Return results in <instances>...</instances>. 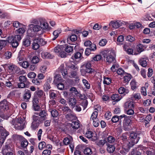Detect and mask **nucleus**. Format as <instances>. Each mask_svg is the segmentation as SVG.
Instances as JSON below:
<instances>
[{
    "label": "nucleus",
    "mask_w": 155,
    "mask_h": 155,
    "mask_svg": "<svg viewBox=\"0 0 155 155\" xmlns=\"http://www.w3.org/2000/svg\"><path fill=\"white\" fill-rule=\"evenodd\" d=\"M8 67L10 72L12 74L17 73V72L18 71V69L19 68L16 65L13 64H8Z\"/></svg>",
    "instance_id": "1a4fd4ad"
},
{
    "label": "nucleus",
    "mask_w": 155,
    "mask_h": 155,
    "mask_svg": "<svg viewBox=\"0 0 155 155\" xmlns=\"http://www.w3.org/2000/svg\"><path fill=\"white\" fill-rule=\"evenodd\" d=\"M125 37L126 40L129 42H132L135 40V37L130 35H126Z\"/></svg>",
    "instance_id": "c03bdc74"
},
{
    "label": "nucleus",
    "mask_w": 155,
    "mask_h": 155,
    "mask_svg": "<svg viewBox=\"0 0 155 155\" xmlns=\"http://www.w3.org/2000/svg\"><path fill=\"white\" fill-rule=\"evenodd\" d=\"M8 42V40H0V51L6 46Z\"/></svg>",
    "instance_id": "c85d7f7f"
},
{
    "label": "nucleus",
    "mask_w": 155,
    "mask_h": 155,
    "mask_svg": "<svg viewBox=\"0 0 155 155\" xmlns=\"http://www.w3.org/2000/svg\"><path fill=\"white\" fill-rule=\"evenodd\" d=\"M62 110L64 113L66 114L72 112V111L68 106H64L62 107Z\"/></svg>",
    "instance_id": "a18cd8bd"
},
{
    "label": "nucleus",
    "mask_w": 155,
    "mask_h": 155,
    "mask_svg": "<svg viewBox=\"0 0 155 155\" xmlns=\"http://www.w3.org/2000/svg\"><path fill=\"white\" fill-rule=\"evenodd\" d=\"M9 109V103L5 100H4L0 102V116L2 115Z\"/></svg>",
    "instance_id": "20e7f679"
},
{
    "label": "nucleus",
    "mask_w": 155,
    "mask_h": 155,
    "mask_svg": "<svg viewBox=\"0 0 155 155\" xmlns=\"http://www.w3.org/2000/svg\"><path fill=\"white\" fill-rule=\"evenodd\" d=\"M84 153L86 155H91L92 153V151L90 148H87L84 150Z\"/></svg>",
    "instance_id": "864d4df0"
},
{
    "label": "nucleus",
    "mask_w": 155,
    "mask_h": 155,
    "mask_svg": "<svg viewBox=\"0 0 155 155\" xmlns=\"http://www.w3.org/2000/svg\"><path fill=\"white\" fill-rule=\"evenodd\" d=\"M1 129L2 130L0 132L1 133L0 135V146H2L6 137L9 135L8 132L3 127H1Z\"/></svg>",
    "instance_id": "6e6552de"
},
{
    "label": "nucleus",
    "mask_w": 155,
    "mask_h": 155,
    "mask_svg": "<svg viewBox=\"0 0 155 155\" xmlns=\"http://www.w3.org/2000/svg\"><path fill=\"white\" fill-rule=\"evenodd\" d=\"M57 84V87L58 89L62 90L64 89V85L63 83L60 82Z\"/></svg>",
    "instance_id": "338daca9"
},
{
    "label": "nucleus",
    "mask_w": 155,
    "mask_h": 155,
    "mask_svg": "<svg viewBox=\"0 0 155 155\" xmlns=\"http://www.w3.org/2000/svg\"><path fill=\"white\" fill-rule=\"evenodd\" d=\"M64 144L65 145L69 144L71 143V140L69 138L67 137L64 138L63 140Z\"/></svg>",
    "instance_id": "69168bd1"
},
{
    "label": "nucleus",
    "mask_w": 155,
    "mask_h": 155,
    "mask_svg": "<svg viewBox=\"0 0 155 155\" xmlns=\"http://www.w3.org/2000/svg\"><path fill=\"white\" fill-rule=\"evenodd\" d=\"M61 78L60 76L57 74L54 77V83L55 84H57L61 81Z\"/></svg>",
    "instance_id": "4c0bfd02"
},
{
    "label": "nucleus",
    "mask_w": 155,
    "mask_h": 155,
    "mask_svg": "<svg viewBox=\"0 0 155 155\" xmlns=\"http://www.w3.org/2000/svg\"><path fill=\"white\" fill-rule=\"evenodd\" d=\"M67 66L68 70L70 69L71 71L78 70V68L75 65L71 64L70 62L68 63L67 64Z\"/></svg>",
    "instance_id": "a878e982"
},
{
    "label": "nucleus",
    "mask_w": 155,
    "mask_h": 155,
    "mask_svg": "<svg viewBox=\"0 0 155 155\" xmlns=\"http://www.w3.org/2000/svg\"><path fill=\"white\" fill-rule=\"evenodd\" d=\"M19 80L20 82L25 83L27 82V79L25 76H21L19 78Z\"/></svg>",
    "instance_id": "6e6d98bb"
},
{
    "label": "nucleus",
    "mask_w": 155,
    "mask_h": 155,
    "mask_svg": "<svg viewBox=\"0 0 155 155\" xmlns=\"http://www.w3.org/2000/svg\"><path fill=\"white\" fill-rule=\"evenodd\" d=\"M51 116L53 117H57L59 114L58 111L55 109L51 111Z\"/></svg>",
    "instance_id": "4d7b16f0"
},
{
    "label": "nucleus",
    "mask_w": 155,
    "mask_h": 155,
    "mask_svg": "<svg viewBox=\"0 0 155 155\" xmlns=\"http://www.w3.org/2000/svg\"><path fill=\"white\" fill-rule=\"evenodd\" d=\"M29 27L30 29L35 32H38L41 30V28L40 26L35 24H31L29 25Z\"/></svg>",
    "instance_id": "dca6fc26"
},
{
    "label": "nucleus",
    "mask_w": 155,
    "mask_h": 155,
    "mask_svg": "<svg viewBox=\"0 0 155 155\" xmlns=\"http://www.w3.org/2000/svg\"><path fill=\"white\" fill-rule=\"evenodd\" d=\"M82 81L83 84L87 89H90L91 87L90 84L86 79H83Z\"/></svg>",
    "instance_id": "37998d69"
},
{
    "label": "nucleus",
    "mask_w": 155,
    "mask_h": 155,
    "mask_svg": "<svg viewBox=\"0 0 155 155\" xmlns=\"http://www.w3.org/2000/svg\"><path fill=\"white\" fill-rule=\"evenodd\" d=\"M71 126L73 128L75 129H78L80 127L79 123L77 121L72 122Z\"/></svg>",
    "instance_id": "49530a36"
},
{
    "label": "nucleus",
    "mask_w": 155,
    "mask_h": 155,
    "mask_svg": "<svg viewBox=\"0 0 155 155\" xmlns=\"http://www.w3.org/2000/svg\"><path fill=\"white\" fill-rule=\"evenodd\" d=\"M118 92L120 94H124V95L128 93L129 90L128 89H126L125 88L122 87H120L118 90Z\"/></svg>",
    "instance_id": "c756f323"
},
{
    "label": "nucleus",
    "mask_w": 155,
    "mask_h": 155,
    "mask_svg": "<svg viewBox=\"0 0 155 155\" xmlns=\"http://www.w3.org/2000/svg\"><path fill=\"white\" fill-rule=\"evenodd\" d=\"M13 25L14 27L18 28L23 26V25L18 21H15L13 23Z\"/></svg>",
    "instance_id": "e2e57ef3"
},
{
    "label": "nucleus",
    "mask_w": 155,
    "mask_h": 155,
    "mask_svg": "<svg viewBox=\"0 0 155 155\" xmlns=\"http://www.w3.org/2000/svg\"><path fill=\"white\" fill-rule=\"evenodd\" d=\"M131 89L133 91L136 90L137 87V82L134 80H132L130 83Z\"/></svg>",
    "instance_id": "f704fd0d"
},
{
    "label": "nucleus",
    "mask_w": 155,
    "mask_h": 155,
    "mask_svg": "<svg viewBox=\"0 0 155 155\" xmlns=\"http://www.w3.org/2000/svg\"><path fill=\"white\" fill-rule=\"evenodd\" d=\"M148 59L146 58H142L139 60V62L140 65L143 67H147Z\"/></svg>",
    "instance_id": "6ab92c4d"
},
{
    "label": "nucleus",
    "mask_w": 155,
    "mask_h": 155,
    "mask_svg": "<svg viewBox=\"0 0 155 155\" xmlns=\"http://www.w3.org/2000/svg\"><path fill=\"white\" fill-rule=\"evenodd\" d=\"M121 119L124 118L123 121V127L125 130L127 129V127L130 126L131 124V120L130 119V117L128 116L125 114L120 115Z\"/></svg>",
    "instance_id": "39448f33"
},
{
    "label": "nucleus",
    "mask_w": 155,
    "mask_h": 155,
    "mask_svg": "<svg viewBox=\"0 0 155 155\" xmlns=\"http://www.w3.org/2000/svg\"><path fill=\"white\" fill-rule=\"evenodd\" d=\"M17 122L18 123L17 124L18 129L20 130L23 129L24 128V127L23 125L21 126V124L23 123V119L21 118H19L17 120Z\"/></svg>",
    "instance_id": "473e14b6"
},
{
    "label": "nucleus",
    "mask_w": 155,
    "mask_h": 155,
    "mask_svg": "<svg viewBox=\"0 0 155 155\" xmlns=\"http://www.w3.org/2000/svg\"><path fill=\"white\" fill-rule=\"evenodd\" d=\"M107 142L110 143H113L115 141V139L114 137L112 136H110L107 137L106 140Z\"/></svg>",
    "instance_id": "3c124183"
},
{
    "label": "nucleus",
    "mask_w": 155,
    "mask_h": 155,
    "mask_svg": "<svg viewBox=\"0 0 155 155\" xmlns=\"http://www.w3.org/2000/svg\"><path fill=\"white\" fill-rule=\"evenodd\" d=\"M111 120L113 123H116L119 121L121 123L122 121L121 118L120 117V116H118L117 115H115L112 117Z\"/></svg>",
    "instance_id": "cd10ccee"
},
{
    "label": "nucleus",
    "mask_w": 155,
    "mask_h": 155,
    "mask_svg": "<svg viewBox=\"0 0 155 155\" xmlns=\"http://www.w3.org/2000/svg\"><path fill=\"white\" fill-rule=\"evenodd\" d=\"M64 50L67 53H72L73 51V47L69 45H65Z\"/></svg>",
    "instance_id": "7c9ffc66"
},
{
    "label": "nucleus",
    "mask_w": 155,
    "mask_h": 155,
    "mask_svg": "<svg viewBox=\"0 0 155 155\" xmlns=\"http://www.w3.org/2000/svg\"><path fill=\"white\" fill-rule=\"evenodd\" d=\"M19 138L21 142V147L23 148H26L27 147L28 144V142L27 140L21 136H19Z\"/></svg>",
    "instance_id": "2eb2a0df"
},
{
    "label": "nucleus",
    "mask_w": 155,
    "mask_h": 155,
    "mask_svg": "<svg viewBox=\"0 0 155 155\" xmlns=\"http://www.w3.org/2000/svg\"><path fill=\"white\" fill-rule=\"evenodd\" d=\"M40 47L38 43L36 42V40H35L32 44V48L34 50H37Z\"/></svg>",
    "instance_id": "603ef678"
},
{
    "label": "nucleus",
    "mask_w": 155,
    "mask_h": 155,
    "mask_svg": "<svg viewBox=\"0 0 155 155\" xmlns=\"http://www.w3.org/2000/svg\"><path fill=\"white\" fill-rule=\"evenodd\" d=\"M39 61V58L37 56H33L31 59V62L33 64H36Z\"/></svg>",
    "instance_id": "de8ad7c7"
},
{
    "label": "nucleus",
    "mask_w": 155,
    "mask_h": 155,
    "mask_svg": "<svg viewBox=\"0 0 155 155\" xmlns=\"http://www.w3.org/2000/svg\"><path fill=\"white\" fill-rule=\"evenodd\" d=\"M107 42V40L105 39H102L99 42V45L101 46H105Z\"/></svg>",
    "instance_id": "680f3d73"
},
{
    "label": "nucleus",
    "mask_w": 155,
    "mask_h": 155,
    "mask_svg": "<svg viewBox=\"0 0 155 155\" xmlns=\"http://www.w3.org/2000/svg\"><path fill=\"white\" fill-rule=\"evenodd\" d=\"M146 48V47H145L143 45L141 44H139V45L137 46V49L138 51L140 53L143 51L144 49Z\"/></svg>",
    "instance_id": "a19ab883"
},
{
    "label": "nucleus",
    "mask_w": 155,
    "mask_h": 155,
    "mask_svg": "<svg viewBox=\"0 0 155 155\" xmlns=\"http://www.w3.org/2000/svg\"><path fill=\"white\" fill-rule=\"evenodd\" d=\"M31 41L29 37H27L24 39L23 41V46L28 47L30 45Z\"/></svg>",
    "instance_id": "b1692460"
},
{
    "label": "nucleus",
    "mask_w": 155,
    "mask_h": 155,
    "mask_svg": "<svg viewBox=\"0 0 155 155\" xmlns=\"http://www.w3.org/2000/svg\"><path fill=\"white\" fill-rule=\"evenodd\" d=\"M107 150L110 153H112L114 151L115 148L114 146L112 145H110L108 143L107 145Z\"/></svg>",
    "instance_id": "58836bf2"
},
{
    "label": "nucleus",
    "mask_w": 155,
    "mask_h": 155,
    "mask_svg": "<svg viewBox=\"0 0 155 155\" xmlns=\"http://www.w3.org/2000/svg\"><path fill=\"white\" fill-rule=\"evenodd\" d=\"M36 42L38 43L39 45L41 46H43L46 44V42L42 38H38L36 40Z\"/></svg>",
    "instance_id": "8fccbe9b"
},
{
    "label": "nucleus",
    "mask_w": 155,
    "mask_h": 155,
    "mask_svg": "<svg viewBox=\"0 0 155 155\" xmlns=\"http://www.w3.org/2000/svg\"><path fill=\"white\" fill-rule=\"evenodd\" d=\"M111 113L110 111H108L105 114L104 116L107 120H108L111 118Z\"/></svg>",
    "instance_id": "774afa93"
},
{
    "label": "nucleus",
    "mask_w": 155,
    "mask_h": 155,
    "mask_svg": "<svg viewBox=\"0 0 155 155\" xmlns=\"http://www.w3.org/2000/svg\"><path fill=\"white\" fill-rule=\"evenodd\" d=\"M139 139L140 137L137 133L133 131L130 132L128 141L126 142L127 147L129 148L132 147L138 143Z\"/></svg>",
    "instance_id": "f03ea898"
},
{
    "label": "nucleus",
    "mask_w": 155,
    "mask_h": 155,
    "mask_svg": "<svg viewBox=\"0 0 155 155\" xmlns=\"http://www.w3.org/2000/svg\"><path fill=\"white\" fill-rule=\"evenodd\" d=\"M44 92L43 91L39 90L36 91L34 93V96L38 98L42 97L43 95Z\"/></svg>",
    "instance_id": "2f4dec72"
},
{
    "label": "nucleus",
    "mask_w": 155,
    "mask_h": 155,
    "mask_svg": "<svg viewBox=\"0 0 155 155\" xmlns=\"http://www.w3.org/2000/svg\"><path fill=\"white\" fill-rule=\"evenodd\" d=\"M64 48L63 45H58L54 48V51L55 53L58 55L62 51L64 50Z\"/></svg>",
    "instance_id": "a211bd4d"
},
{
    "label": "nucleus",
    "mask_w": 155,
    "mask_h": 155,
    "mask_svg": "<svg viewBox=\"0 0 155 155\" xmlns=\"http://www.w3.org/2000/svg\"><path fill=\"white\" fill-rule=\"evenodd\" d=\"M41 56L43 58L51 59L53 57V56L49 52H43L41 54Z\"/></svg>",
    "instance_id": "4be33fe9"
},
{
    "label": "nucleus",
    "mask_w": 155,
    "mask_h": 155,
    "mask_svg": "<svg viewBox=\"0 0 155 155\" xmlns=\"http://www.w3.org/2000/svg\"><path fill=\"white\" fill-rule=\"evenodd\" d=\"M65 118L68 120L72 121L73 120L76 119L77 117L75 114L73 113V111L72 112H70L66 115Z\"/></svg>",
    "instance_id": "f3484780"
},
{
    "label": "nucleus",
    "mask_w": 155,
    "mask_h": 155,
    "mask_svg": "<svg viewBox=\"0 0 155 155\" xmlns=\"http://www.w3.org/2000/svg\"><path fill=\"white\" fill-rule=\"evenodd\" d=\"M51 88V87L50 84V83H48V82H46L44 85V90L45 91H47Z\"/></svg>",
    "instance_id": "052dcab7"
},
{
    "label": "nucleus",
    "mask_w": 155,
    "mask_h": 155,
    "mask_svg": "<svg viewBox=\"0 0 155 155\" xmlns=\"http://www.w3.org/2000/svg\"><path fill=\"white\" fill-rule=\"evenodd\" d=\"M115 54L113 51H110L107 54H104V57L106 58V61L109 63L115 62L116 61Z\"/></svg>",
    "instance_id": "423d86ee"
},
{
    "label": "nucleus",
    "mask_w": 155,
    "mask_h": 155,
    "mask_svg": "<svg viewBox=\"0 0 155 155\" xmlns=\"http://www.w3.org/2000/svg\"><path fill=\"white\" fill-rule=\"evenodd\" d=\"M21 39V35H16L12 38V40L11 42L12 46L13 48H16L19 45V42Z\"/></svg>",
    "instance_id": "0eeeda50"
},
{
    "label": "nucleus",
    "mask_w": 155,
    "mask_h": 155,
    "mask_svg": "<svg viewBox=\"0 0 155 155\" xmlns=\"http://www.w3.org/2000/svg\"><path fill=\"white\" fill-rule=\"evenodd\" d=\"M132 77L131 74H127L124 76V77L123 82L124 83H128Z\"/></svg>",
    "instance_id": "72a5a7b5"
},
{
    "label": "nucleus",
    "mask_w": 155,
    "mask_h": 155,
    "mask_svg": "<svg viewBox=\"0 0 155 155\" xmlns=\"http://www.w3.org/2000/svg\"><path fill=\"white\" fill-rule=\"evenodd\" d=\"M93 132L91 131H88L85 134V136L87 138H90L92 137L93 135Z\"/></svg>",
    "instance_id": "bf43d9fd"
},
{
    "label": "nucleus",
    "mask_w": 155,
    "mask_h": 155,
    "mask_svg": "<svg viewBox=\"0 0 155 155\" xmlns=\"http://www.w3.org/2000/svg\"><path fill=\"white\" fill-rule=\"evenodd\" d=\"M31 91L28 89L25 90V92L23 95V98L25 100H28L31 97Z\"/></svg>",
    "instance_id": "5701e85b"
},
{
    "label": "nucleus",
    "mask_w": 155,
    "mask_h": 155,
    "mask_svg": "<svg viewBox=\"0 0 155 155\" xmlns=\"http://www.w3.org/2000/svg\"><path fill=\"white\" fill-rule=\"evenodd\" d=\"M82 68L81 69V74L83 76L86 75V73H91L93 69L91 68V64L90 62H87L82 66Z\"/></svg>",
    "instance_id": "7ed1b4c3"
},
{
    "label": "nucleus",
    "mask_w": 155,
    "mask_h": 155,
    "mask_svg": "<svg viewBox=\"0 0 155 155\" xmlns=\"http://www.w3.org/2000/svg\"><path fill=\"white\" fill-rule=\"evenodd\" d=\"M39 21L41 25L40 26L41 28V29H49L48 24L45 19L42 18L40 19Z\"/></svg>",
    "instance_id": "9b49d317"
},
{
    "label": "nucleus",
    "mask_w": 155,
    "mask_h": 155,
    "mask_svg": "<svg viewBox=\"0 0 155 155\" xmlns=\"http://www.w3.org/2000/svg\"><path fill=\"white\" fill-rule=\"evenodd\" d=\"M78 70H75L74 71H71L69 73L70 75L69 77L71 78H74L77 79H78L79 77L78 76Z\"/></svg>",
    "instance_id": "393cba45"
},
{
    "label": "nucleus",
    "mask_w": 155,
    "mask_h": 155,
    "mask_svg": "<svg viewBox=\"0 0 155 155\" xmlns=\"http://www.w3.org/2000/svg\"><path fill=\"white\" fill-rule=\"evenodd\" d=\"M98 109L95 108L94 109V111L92 114L91 117V119L92 120H95V119H98L97 118V117L98 115Z\"/></svg>",
    "instance_id": "e433bc0d"
},
{
    "label": "nucleus",
    "mask_w": 155,
    "mask_h": 155,
    "mask_svg": "<svg viewBox=\"0 0 155 155\" xmlns=\"http://www.w3.org/2000/svg\"><path fill=\"white\" fill-rule=\"evenodd\" d=\"M122 23L120 21L118 20L116 21H112L109 23L110 25H111L113 28H117L122 25Z\"/></svg>",
    "instance_id": "4468645a"
},
{
    "label": "nucleus",
    "mask_w": 155,
    "mask_h": 155,
    "mask_svg": "<svg viewBox=\"0 0 155 155\" xmlns=\"http://www.w3.org/2000/svg\"><path fill=\"white\" fill-rule=\"evenodd\" d=\"M57 71L58 72L61 74L64 78L68 74V71L66 68H64V65L61 64L58 68Z\"/></svg>",
    "instance_id": "9d476101"
},
{
    "label": "nucleus",
    "mask_w": 155,
    "mask_h": 155,
    "mask_svg": "<svg viewBox=\"0 0 155 155\" xmlns=\"http://www.w3.org/2000/svg\"><path fill=\"white\" fill-rule=\"evenodd\" d=\"M107 143L106 140L105 139L101 140L96 142V144L100 147H103L105 144L107 145Z\"/></svg>",
    "instance_id": "bb28decb"
},
{
    "label": "nucleus",
    "mask_w": 155,
    "mask_h": 155,
    "mask_svg": "<svg viewBox=\"0 0 155 155\" xmlns=\"http://www.w3.org/2000/svg\"><path fill=\"white\" fill-rule=\"evenodd\" d=\"M61 32V30L60 29H58L56 30L53 32V34L54 36L53 38H52L53 40H55L58 36L59 34Z\"/></svg>",
    "instance_id": "ea45409f"
},
{
    "label": "nucleus",
    "mask_w": 155,
    "mask_h": 155,
    "mask_svg": "<svg viewBox=\"0 0 155 155\" xmlns=\"http://www.w3.org/2000/svg\"><path fill=\"white\" fill-rule=\"evenodd\" d=\"M122 98V96L117 94H114L111 97L112 100L113 101L112 102L113 104H114L116 102L119 101Z\"/></svg>",
    "instance_id": "ddd939ff"
},
{
    "label": "nucleus",
    "mask_w": 155,
    "mask_h": 155,
    "mask_svg": "<svg viewBox=\"0 0 155 155\" xmlns=\"http://www.w3.org/2000/svg\"><path fill=\"white\" fill-rule=\"evenodd\" d=\"M35 115L32 117L33 121L31 127L35 129L38 127L40 123L47 119L48 114L47 111L44 110H41L39 112H35Z\"/></svg>",
    "instance_id": "f257e3e1"
},
{
    "label": "nucleus",
    "mask_w": 155,
    "mask_h": 155,
    "mask_svg": "<svg viewBox=\"0 0 155 155\" xmlns=\"http://www.w3.org/2000/svg\"><path fill=\"white\" fill-rule=\"evenodd\" d=\"M19 65L24 68H27L29 66V63L27 61H24L23 62H19Z\"/></svg>",
    "instance_id": "c9c22d12"
},
{
    "label": "nucleus",
    "mask_w": 155,
    "mask_h": 155,
    "mask_svg": "<svg viewBox=\"0 0 155 155\" xmlns=\"http://www.w3.org/2000/svg\"><path fill=\"white\" fill-rule=\"evenodd\" d=\"M148 86V84L146 83L145 84V87H143L141 89V93L142 95L145 96L147 95L146 88Z\"/></svg>",
    "instance_id": "79ce46f5"
},
{
    "label": "nucleus",
    "mask_w": 155,
    "mask_h": 155,
    "mask_svg": "<svg viewBox=\"0 0 155 155\" xmlns=\"http://www.w3.org/2000/svg\"><path fill=\"white\" fill-rule=\"evenodd\" d=\"M21 27V28H19L16 31L17 32V33L19 34L20 35H22L25 31V30L24 27H22V26Z\"/></svg>",
    "instance_id": "09e8293b"
},
{
    "label": "nucleus",
    "mask_w": 155,
    "mask_h": 155,
    "mask_svg": "<svg viewBox=\"0 0 155 155\" xmlns=\"http://www.w3.org/2000/svg\"><path fill=\"white\" fill-rule=\"evenodd\" d=\"M12 150L10 146L8 144H6L5 146L3 147L2 150V152L3 155H5Z\"/></svg>",
    "instance_id": "f8f14e48"
},
{
    "label": "nucleus",
    "mask_w": 155,
    "mask_h": 155,
    "mask_svg": "<svg viewBox=\"0 0 155 155\" xmlns=\"http://www.w3.org/2000/svg\"><path fill=\"white\" fill-rule=\"evenodd\" d=\"M124 107L126 110L134 108V102L132 101L126 102L124 105Z\"/></svg>",
    "instance_id": "412c9836"
},
{
    "label": "nucleus",
    "mask_w": 155,
    "mask_h": 155,
    "mask_svg": "<svg viewBox=\"0 0 155 155\" xmlns=\"http://www.w3.org/2000/svg\"><path fill=\"white\" fill-rule=\"evenodd\" d=\"M111 82V79L108 77H105L104 78L103 83L104 84L108 85L110 84Z\"/></svg>",
    "instance_id": "5fc2aeb1"
},
{
    "label": "nucleus",
    "mask_w": 155,
    "mask_h": 155,
    "mask_svg": "<svg viewBox=\"0 0 155 155\" xmlns=\"http://www.w3.org/2000/svg\"><path fill=\"white\" fill-rule=\"evenodd\" d=\"M46 145V144L45 142H41L38 144V148L40 150H42L45 147Z\"/></svg>",
    "instance_id": "13d9d810"
},
{
    "label": "nucleus",
    "mask_w": 155,
    "mask_h": 155,
    "mask_svg": "<svg viewBox=\"0 0 155 155\" xmlns=\"http://www.w3.org/2000/svg\"><path fill=\"white\" fill-rule=\"evenodd\" d=\"M125 111L126 112V114L129 115H133L134 114V111L133 110L131 109H128L126 110L125 109Z\"/></svg>",
    "instance_id": "0e129e2a"
},
{
    "label": "nucleus",
    "mask_w": 155,
    "mask_h": 155,
    "mask_svg": "<svg viewBox=\"0 0 155 155\" xmlns=\"http://www.w3.org/2000/svg\"><path fill=\"white\" fill-rule=\"evenodd\" d=\"M76 103L77 100L75 98L73 97L69 98L68 104L72 108H74Z\"/></svg>",
    "instance_id": "aec40b11"
}]
</instances>
